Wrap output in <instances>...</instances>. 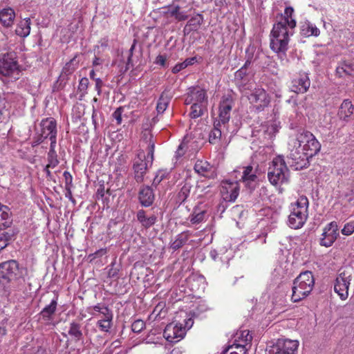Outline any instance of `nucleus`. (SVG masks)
<instances>
[{
	"mask_svg": "<svg viewBox=\"0 0 354 354\" xmlns=\"http://www.w3.org/2000/svg\"><path fill=\"white\" fill-rule=\"evenodd\" d=\"M293 12L292 8H286L284 14L273 25L271 31L270 48L279 55L281 59L286 57L290 37L293 35L296 26V21L292 18Z\"/></svg>",
	"mask_w": 354,
	"mask_h": 354,
	"instance_id": "nucleus-2",
	"label": "nucleus"
},
{
	"mask_svg": "<svg viewBox=\"0 0 354 354\" xmlns=\"http://www.w3.org/2000/svg\"><path fill=\"white\" fill-rule=\"evenodd\" d=\"M15 12L10 8H4L0 11V24L3 27H10L14 23Z\"/></svg>",
	"mask_w": 354,
	"mask_h": 354,
	"instance_id": "nucleus-26",
	"label": "nucleus"
},
{
	"mask_svg": "<svg viewBox=\"0 0 354 354\" xmlns=\"http://www.w3.org/2000/svg\"><path fill=\"white\" fill-rule=\"evenodd\" d=\"M88 84L89 81L86 77H83L80 80L78 90L82 93V95L86 93Z\"/></svg>",
	"mask_w": 354,
	"mask_h": 354,
	"instance_id": "nucleus-46",
	"label": "nucleus"
},
{
	"mask_svg": "<svg viewBox=\"0 0 354 354\" xmlns=\"http://www.w3.org/2000/svg\"><path fill=\"white\" fill-rule=\"evenodd\" d=\"M41 133L37 139V142L40 143L44 140L48 138L50 140V145H56L57 142V122L53 118H46L40 122Z\"/></svg>",
	"mask_w": 354,
	"mask_h": 354,
	"instance_id": "nucleus-9",
	"label": "nucleus"
},
{
	"mask_svg": "<svg viewBox=\"0 0 354 354\" xmlns=\"http://www.w3.org/2000/svg\"><path fill=\"white\" fill-rule=\"evenodd\" d=\"M162 180V177H159L158 176H156L153 181V185L156 187Z\"/></svg>",
	"mask_w": 354,
	"mask_h": 354,
	"instance_id": "nucleus-64",
	"label": "nucleus"
},
{
	"mask_svg": "<svg viewBox=\"0 0 354 354\" xmlns=\"http://www.w3.org/2000/svg\"><path fill=\"white\" fill-rule=\"evenodd\" d=\"M308 199L304 195L299 196L295 202L290 203L288 218L289 227L299 229L304 226L308 216Z\"/></svg>",
	"mask_w": 354,
	"mask_h": 354,
	"instance_id": "nucleus-3",
	"label": "nucleus"
},
{
	"mask_svg": "<svg viewBox=\"0 0 354 354\" xmlns=\"http://www.w3.org/2000/svg\"><path fill=\"white\" fill-rule=\"evenodd\" d=\"M148 164L146 161V155L143 150L138 151L136 157L133 160V169L134 171V178L138 183H142L144 180L147 169Z\"/></svg>",
	"mask_w": 354,
	"mask_h": 354,
	"instance_id": "nucleus-14",
	"label": "nucleus"
},
{
	"mask_svg": "<svg viewBox=\"0 0 354 354\" xmlns=\"http://www.w3.org/2000/svg\"><path fill=\"white\" fill-rule=\"evenodd\" d=\"M77 55H75L62 68V73L65 75L72 74L77 68L79 61L77 60Z\"/></svg>",
	"mask_w": 354,
	"mask_h": 354,
	"instance_id": "nucleus-38",
	"label": "nucleus"
},
{
	"mask_svg": "<svg viewBox=\"0 0 354 354\" xmlns=\"http://www.w3.org/2000/svg\"><path fill=\"white\" fill-rule=\"evenodd\" d=\"M15 234V232L12 230L6 232L0 230V251L9 244Z\"/></svg>",
	"mask_w": 354,
	"mask_h": 354,
	"instance_id": "nucleus-36",
	"label": "nucleus"
},
{
	"mask_svg": "<svg viewBox=\"0 0 354 354\" xmlns=\"http://www.w3.org/2000/svg\"><path fill=\"white\" fill-rule=\"evenodd\" d=\"M19 271L18 263L10 260L0 264V283H5L15 280Z\"/></svg>",
	"mask_w": 354,
	"mask_h": 354,
	"instance_id": "nucleus-12",
	"label": "nucleus"
},
{
	"mask_svg": "<svg viewBox=\"0 0 354 354\" xmlns=\"http://www.w3.org/2000/svg\"><path fill=\"white\" fill-rule=\"evenodd\" d=\"M300 32L304 37H317L319 35V29L313 24L308 21L301 23Z\"/></svg>",
	"mask_w": 354,
	"mask_h": 354,
	"instance_id": "nucleus-30",
	"label": "nucleus"
},
{
	"mask_svg": "<svg viewBox=\"0 0 354 354\" xmlns=\"http://www.w3.org/2000/svg\"><path fill=\"white\" fill-rule=\"evenodd\" d=\"M64 176L65 177L66 183H71L72 182V176L68 171H64Z\"/></svg>",
	"mask_w": 354,
	"mask_h": 354,
	"instance_id": "nucleus-61",
	"label": "nucleus"
},
{
	"mask_svg": "<svg viewBox=\"0 0 354 354\" xmlns=\"http://www.w3.org/2000/svg\"><path fill=\"white\" fill-rule=\"evenodd\" d=\"M57 306V297L53 299L50 304L47 305L41 311L40 314L45 320H50L52 315L55 313Z\"/></svg>",
	"mask_w": 354,
	"mask_h": 354,
	"instance_id": "nucleus-32",
	"label": "nucleus"
},
{
	"mask_svg": "<svg viewBox=\"0 0 354 354\" xmlns=\"http://www.w3.org/2000/svg\"><path fill=\"white\" fill-rule=\"evenodd\" d=\"M56 145H50V150L48 153V167H50L51 168L55 167L58 163L59 161L57 160V153L55 150Z\"/></svg>",
	"mask_w": 354,
	"mask_h": 354,
	"instance_id": "nucleus-40",
	"label": "nucleus"
},
{
	"mask_svg": "<svg viewBox=\"0 0 354 354\" xmlns=\"http://www.w3.org/2000/svg\"><path fill=\"white\" fill-rule=\"evenodd\" d=\"M194 59H186L185 62H182V63H179V64H177L175 65V66L173 67L172 68V73H178V72H180L181 70L185 68L187 66H188L189 64H192V61Z\"/></svg>",
	"mask_w": 354,
	"mask_h": 354,
	"instance_id": "nucleus-45",
	"label": "nucleus"
},
{
	"mask_svg": "<svg viewBox=\"0 0 354 354\" xmlns=\"http://www.w3.org/2000/svg\"><path fill=\"white\" fill-rule=\"evenodd\" d=\"M221 354H243L235 349L234 346H229L226 349H225Z\"/></svg>",
	"mask_w": 354,
	"mask_h": 354,
	"instance_id": "nucleus-54",
	"label": "nucleus"
},
{
	"mask_svg": "<svg viewBox=\"0 0 354 354\" xmlns=\"http://www.w3.org/2000/svg\"><path fill=\"white\" fill-rule=\"evenodd\" d=\"M113 313H106V315L103 316L102 319H99L97 322V326L103 332H109L112 325Z\"/></svg>",
	"mask_w": 354,
	"mask_h": 354,
	"instance_id": "nucleus-34",
	"label": "nucleus"
},
{
	"mask_svg": "<svg viewBox=\"0 0 354 354\" xmlns=\"http://www.w3.org/2000/svg\"><path fill=\"white\" fill-rule=\"evenodd\" d=\"M191 187L192 186L189 183H185V185L181 187L178 194V197L180 201H185V199L189 195Z\"/></svg>",
	"mask_w": 354,
	"mask_h": 354,
	"instance_id": "nucleus-43",
	"label": "nucleus"
},
{
	"mask_svg": "<svg viewBox=\"0 0 354 354\" xmlns=\"http://www.w3.org/2000/svg\"><path fill=\"white\" fill-rule=\"evenodd\" d=\"M227 127H223L220 121H214V127L209 134V142L211 144L215 145L219 142L221 136L225 134Z\"/></svg>",
	"mask_w": 354,
	"mask_h": 354,
	"instance_id": "nucleus-24",
	"label": "nucleus"
},
{
	"mask_svg": "<svg viewBox=\"0 0 354 354\" xmlns=\"http://www.w3.org/2000/svg\"><path fill=\"white\" fill-rule=\"evenodd\" d=\"M170 100L171 97L167 91L162 93L156 105V110L158 113H163L165 112L169 104Z\"/></svg>",
	"mask_w": 354,
	"mask_h": 354,
	"instance_id": "nucleus-33",
	"label": "nucleus"
},
{
	"mask_svg": "<svg viewBox=\"0 0 354 354\" xmlns=\"http://www.w3.org/2000/svg\"><path fill=\"white\" fill-rule=\"evenodd\" d=\"M155 62L156 64L163 66L165 65L166 57L162 55H159L158 56H157Z\"/></svg>",
	"mask_w": 354,
	"mask_h": 354,
	"instance_id": "nucleus-55",
	"label": "nucleus"
},
{
	"mask_svg": "<svg viewBox=\"0 0 354 354\" xmlns=\"http://www.w3.org/2000/svg\"><path fill=\"white\" fill-rule=\"evenodd\" d=\"M154 157V152L148 151L147 156H146V161L150 164H152Z\"/></svg>",
	"mask_w": 354,
	"mask_h": 354,
	"instance_id": "nucleus-58",
	"label": "nucleus"
},
{
	"mask_svg": "<svg viewBox=\"0 0 354 354\" xmlns=\"http://www.w3.org/2000/svg\"><path fill=\"white\" fill-rule=\"evenodd\" d=\"M185 103L187 105L198 103L207 106V97L205 90L198 86L190 88L185 100Z\"/></svg>",
	"mask_w": 354,
	"mask_h": 354,
	"instance_id": "nucleus-16",
	"label": "nucleus"
},
{
	"mask_svg": "<svg viewBox=\"0 0 354 354\" xmlns=\"http://www.w3.org/2000/svg\"><path fill=\"white\" fill-rule=\"evenodd\" d=\"M314 284V277L310 271L301 272L294 280L291 300L298 302L306 297L312 291Z\"/></svg>",
	"mask_w": 354,
	"mask_h": 354,
	"instance_id": "nucleus-5",
	"label": "nucleus"
},
{
	"mask_svg": "<svg viewBox=\"0 0 354 354\" xmlns=\"http://www.w3.org/2000/svg\"><path fill=\"white\" fill-rule=\"evenodd\" d=\"M102 63V61L100 58L99 57H95L93 61V65L94 66H99V65H101Z\"/></svg>",
	"mask_w": 354,
	"mask_h": 354,
	"instance_id": "nucleus-62",
	"label": "nucleus"
},
{
	"mask_svg": "<svg viewBox=\"0 0 354 354\" xmlns=\"http://www.w3.org/2000/svg\"><path fill=\"white\" fill-rule=\"evenodd\" d=\"M31 20L30 18H25L17 24L15 32L21 37H26L30 32Z\"/></svg>",
	"mask_w": 354,
	"mask_h": 354,
	"instance_id": "nucleus-31",
	"label": "nucleus"
},
{
	"mask_svg": "<svg viewBox=\"0 0 354 354\" xmlns=\"http://www.w3.org/2000/svg\"><path fill=\"white\" fill-rule=\"evenodd\" d=\"M233 106V101L230 97L223 99L219 106L218 120L223 127H226L230 118V112Z\"/></svg>",
	"mask_w": 354,
	"mask_h": 354,
	"instance_id": "nucleus-19",
	"label": "nucleus"
},
{
	"mask_svg": "<svg viewBox=\"0 0 354 354\" xmlns=\"http://www.w3.org/2000/svg\"><path fill=\"white\" fill-rule=\"evenodd\" d=\"M175 19L178 21H183L187 19V15L185 12H180L179 10L175 17Z\"/></svg>",
	"mask_w": 354,
	"mask_h": 354,
	"instance_id": "nucleus-56",
	"label": "nucleus"
},
{
	"mask_svg": "<svg viewBox=\"0 0 354 354\" xmlns=\"http://www.w3.org/2000/svg\"><path fill=\"white\" fill-rule=\"evenodd\" d=\"M203 22V17L201 14L192 17L185 25L183 32L185 35H189L192 31H196Z\"/></svg>",
	"mask_w": 354,
	"mask_h": 354,
	"instance_id": "nucleus-27",
	"label": "nucleus"
},
{
	"mask_svg": "<svg viewBox=\"0 0 354 354\" xmlns=\"http://www.w3.org/2000/svg\"><path fill=\"white\" fill-rule=\"evenodd\" d=\"M0 75L5 77L3 81H14L19 78L20 71L15 53L0 55Z\"/></svg>",
	"mask_w": 354,
	"mask_h": 354,
	"instance_id": "nucleus-6",
	"label": "nucleus"
},
{
	"mask_svg": "<svg viewBox=\"0 0 354 354\" xmlns=\"http://www.w3.org/2000/svg\"><path fill=\"white\" fill-rule=\"evenodd\" d=\"M335 75L340 78L354 77V62L349 60L339 62L335 69Z\"/></svg>",
	"mask_w": 354,
	"mask_h": 354,
	"instance_id": "nucleus-22",
	"label": "nucleus"
},
{
	"mask_svg": "<svg viewBox=\"0 0 354 354\" xmlns=\"http://www.w3.org/2000/svg\"><path fill=\"white\" fill-rule=\"evenodd\" d=\"M268 178L269 182L276 186L281 187L287 184L290 180V171L283 156H276L268 167Z\"/></svg>",
	"mask_w": 354,
	"mask_h": 354,
	"instance_id": "nucleus-4",
	"label": "nucleus"
},
{
	"mask_svg": "<svg viewBox=\"0 0 354 354\" xmlns=\"http://www.w3.org/2000/svg\"><path fill=\"white\" fill-rule=\"evenodd\" d=\"M180 8L179 6L173 5L168 8L167 10V15H169L170 17H175L178 13V12L180 10Z\"/></svg>",
	"mask_w": 354,
	"mask_h": 354,
	"instance_id": "nucleus-51",
	"label": "nucleus"
},
{
	"mask_svg": "<svg viewBox=\"0 0 354 354\" xmlns=\"http://www.w3.org/2000/svg\"><path fill=\"white\" fill-rule=\"evenodd\" d=\"M246 73V69L244 68V67H242L236 73V77L243 78V75H245Z\"/></svg>",
	"mask_w": 354,
	"mask_h": 354,
	"instance_id": "nucleus-59",
	"label": "nucleus"
},
{
	"mask_svg": "<svg viewBox=\"0 0 354 354\" xmlns=\"http://www.w3.org/2000/svg\"><path fill=\"white\" fill-rule=\"evenodd\" d=\"M239 190L238 180H224L221 183V197L225 202H234L239 194Z\"/></svg>",
	"mask_w": 354,
	"mask_h": 354,
	"instance_id": "nucleus-10",
	"label": "nucleus"
},
{
	"mask_svg": "<svg viewBox=\"0 0 354 354\" xmlns=\"http://www.w3.org/2000/svg\"><path fill=\"white\" fill-rule=\"evenodd\" d=\"M8 48V38L2 35L0 38V50H6Z\"/></svg>",
	"mask_w": 354,
	"mask_h": 354,
	"instance_id": "nucleus-53",
	"label": "nucleus"
},
{
	"mask_svg": "<svg viewBox=\"0 0 354 354\" xmlns=\"http://www.w3.org/2000/svg\"><path fill=\"white\" fill-rule=\"evenodd\" d=\"M289 158L292 160L295 169L308 167L309 158L317 154L321 148L319 141L310 131H303L297 135L289 143Z\"/></svg>",
	"mask_w": 354,
	"mask_h": 354,
	"instance_id": "nucleus-1",
	"label": "nucleus"
},
{
	"mask_svg": "<svg viewBox=\"0 0 354 354\" xmlns=\"http://www.w3.org/2000/svg\"><path fill=\"white\" fill-rule=\"evenodd\" d=\"M251 341L252 335L250 334V331L244 330L241 332L238 339H235L234 343L230 346H234L235 349L245 354L248 350L247 346H250Z\"/></svg>",
	"mask_w": 354,
	"mask_h": 354,
	"instance_id": "nucleus-21",
	"label": "nucleus"
},
{
	"mask_svg": "<svg viewBox=\"0 0 354 354\" xmlns=\"http://www.w3.org/2000/svg\"><path fill=\"white\" fill-rule=\"evenodd\" d=\"M310 86V79L306 73L299 74L292 80L290 89L296 93H306Z\"/></svg>",
	"mask_w": 354,
	"mask_h": 354,
	"instance_id": "nucleus-17",
	"label": "nucleus"
},
{
	"mask_svg": "<svg viewBox=\"0 0 354 354\" xmlns=\"http://www.w3.org/2000/svg\"><path fill=\"white\" fill-rule=\"evenodd\" d=\"M354 232V221H351L347 223L344 225L343 229L342 230V233L344 235L349 236Z\"/></svg>",
	"mask_w": 354,
	"mask_h": 354,
	"instance_id": "nucleus-47",
	"label": "nucleus"
},
{
	"mask_svg": "<svg viewBox=\"0 0 354 354\" xmlns=\"http://www.w3.org/2000/svg\"><path fill=\"white\" fill-rule=\"evenodd\" d=\"M241 180L245 184V186L250 190L255 188L257 183V176L256 170L252 166L243 167Z\"/></svg>",
	"mask_w": 354,
	"mask_h": 354,
	"instance_id": "nucleus-20",
	"label": "nucleus"
},
{
	"mask_svg": "<svg viewBox=\"0 0 354 354\" xmlns=\"http://www.w3.org/2000/svg\"><path fill=\"white\" fill-rule=\"evenodd\" d=\"M136 44V41L134 40L130 49L128 51H126L125 53H124L123 51L122 52L121 56L124 59L122 62L125 64L124 71H127L129 68V66L132 65L131 57L133 55V52L135 48Z\"/></svg>",
	"mask_w": 354,
	"mask_h": 354,
	"instance_id": "nucleus-39",
	"label": "nucleus"
},
{
	"mask_svg": "<svg viewBox=\"0 0 354 354\" xmlns=\"http://www.w3.org/2000/svg\"><path fill=\"white\" fill-rule=\"evenodd\" d=\"M351 281V274L346 271L340 272L334 284V290L342 300H346L348 297V288Z\"/></svg>",
	"mask_w": 354,
	"mask_h": 354,
	"instance_id": "nucleus-11",
	"label": "nucleus"
},
{
	"mask_svg": "<svg viewBox=\"0 0 354 354\" xmlns=\"http://www.w3.org/2000/svg\"><path fill=\"white\" fill-rule=\"evenodd\" d=\"M68 335L75 341H80L83 336L82 331L81 330V326L80 324L73 322L70 324L69 330L68 331Z\"/></svg>",
	"mask_w": 354,
	"mask_h": 354,
	"instance_id": "nucleus-35",
	"label": "nucleus"
},
{
	"mask_svg": "<svg viewBox=\"0 0 354 354\" xmlns=\"http://www.w3.org/2000/svg\"><path fill=\"white\" fill-rule=\"evenodd\" d=\"M187 241V236L183 234H178L176 239L171 243V248L176 250L185 244Z\"/></svg>",
	"mask_w": 354,
	"mask_h": 354,
	"instance_id": "nucleus-42",
	"label": "nucleus"
},
{
	"mask_svg": "<svg viewBox=\"0 0 354 354\" xmlns=\"http://www.w3.org/2000/svg\"><path fill=\"white\" fill-rule=\"evenodd\" d=\"M185 324L171 322L167 324L164 330V337L170 342H178L185 335L188 329L191 328L194 324L192 317L187 318L184 321Z\"/></svg>",
	"mask_w": 354,
	"mask_h": 354,
	"instance_id": "nucleus-7",
	"label": "nucleus"
},
{
	"mask_svg": "<svg viewBox=\"0 0 354 354\" xmlns=\"http://www.w3.org/2000/svg\"><path fill=\"white\" fill-rule=\"evenodd\" d=\"M338 225L337 222L332 221L327 224L323 229L319 243L322 246L330 247L339 236Z\"/></svg>",
	"mask_w": 354,
	"mask_h": 354,
	"instance_id": "nucleus-15",
	"label": "nucleus"
},
{
	"mask_svg": "<svg viewBox=\"0 0 354 354\" xmlns=\"http://www.w3.org/2000/svg\"><path fill=\"white\" fill-rule=\"evenodd\" d=\"M93 310L99 312L102 317L106 315V313H112L106 306H101L100 304L93 306Z\"/></svg>",
	"mask_w": 354,
	"mask_h": 354,
	"instance_id": "nucleus-50",
	"label": "nucleus"
},
{
	"mask_svg": "<svg viewBox=\"0 0 354 354\" xmlns=\"http://www.w3.org/2000/svg\"><path fill=\"white\" fill-rule=\"evenodd\" d=\"M354 106L349 100H344L340 105L338 115L339 118L344 121H348L349 118L353 113Z\"/></svg>",
	"mask_w": 354,
	"mask_h": 354,
	"instance_id": "nucleus-28",
	"label": "nucleus"
},
{
	"mask_svg": "<svg viewBox=\"0 0 354 354\" xmlns=\"http://www.w3.org/2000/svg\"><path fill=\"white\" fill-rule=\"evenodd\" d=\"M106 253V249H100V250H98L97 251H96L93 254V255L95 256V257H102V256L104 255Z\"/></svg>",
	"mask_w": 354,
	"mask_h": 354,
	"instance_id": "nucleus-60",
	"label": "nucleus"
},
{
	"mask_svg": "<svg viewBox=\"0 0 354 354\" xmlns=\"http://www.w3.org/2000/svg\"><path fill=\"white\" fill-rule=\"evenodd\" d=\"M299 346L297 340L279 339L266 350V354H297Z\"/></svg>",
	"mask_w": 354,
	"mask_h": 354,
	"instance_id": "nucleus-8",
	"label": "nucleus"
},
{
	"mask_svg": "<svg viewBox=\"0 0 354 354\" xmlns=\"http://www.w3.org/2000/svg\"><path fill=\"white\" fill-rule=\"evenodd\" d=\"M137 220L141 226L145 229H149L153 226L157 221V216L154 214L147 216L144 209H140L136 214Z\"/></svg>",
	"mask_w": 354,
	"mask_h": 354,
	"instance_id": "nucleus-25",
	"label": "nucleus"
},
{
	"mask_svg": "<svg viewBox=\"0 0 354 354\" xmlns=\"http://www.w3.org/2000/svg\"><path fill=\"white\" fill-rule=\"evenodd\" d=\"M191 111L189 114L192 119H196L204 114L206 111L207 106L199 104L198 103L192 104L191 106Z\"/></svg>",
	"mask_w": 354,
	"mask_h": 354,
	"instance_id": "nucleus-37",
	"label": "nucleus"
},
{
	"mask_svg": "<svg viewBox=\"0 0 354 354\" xmlns=\"http://www.w3.org/2000/svg\"><path fill=\"white\" fill-rule=\"evenodd\" d=\"M194 171L199 175L208 178L216 177V168L204 160H198L194 165Z\"/></svg>",
	"mask_w": 354,
	"mask_h": 354,
	"instance_id": "nucleus-18",
	"label": "nucleus"
},
{
	"mask_svg": "<svg viewBox=\"0 0 354 354\" xmlns=\"http://www.w3.org/2000/svg\"><path fill=\"white\" fill-rule=\"evenodd\" d=\"M209 255L212 257V259L214 261H216L217 259H219V260H221V262H228V261L230 259V258H228L227 257H219L218 252L215 250H211Z\"/></svg>",
	"mask_w": 354,
	"mask_h": 354,
	"instance_id": "nucleus-48",
	"label": "nucleus"
},
{
	"mask_svg": "<svg viewBox=\"0 0 354 354\" xmlns=\"http://www.w3.org/2000/svg\"><path fill=\"white\" fill-rule=\"evenodd\" d=\"M138 198L142 206L145 207L151 206L155 198L151 187L149 186L142 187L139 192Z\"/></svg>",
	"mask_w": 354,
	"mask_h": 354,
	"instance_id": "nucleus-23",
	"label": "nucleus"
},
{
	"mask_svg": "<svg viewBox=\"0 0 354 354\" xmlns=\"http://www.w3.org/2000/svg\"><path fill=\"white\" fill-rule=\"evenodd\" d=\"M12 223V213L10 208L0 203V228L8 227Z\"/></svg>",
	"mask_w": 354,
	"mask_h": 354,
	"instance_id": "nucleus-29",
	"label": "nucleus"
},
{
	"mask_svg": "<svg viewBox=\"0 0 354 354\" xmlns=\"http://www.w3.org/2000/svg\"><path fill=\"white\" fill-rule=\"evenodd\" d=\"M95 89L97 91L98 95L100 94L101 87L103 84L102 81L100 78L95 79Z\"/></svg>",
	"mask_w": 354,
	"mask_h": 354,
	"instance_id": "nucleus-57",
	"label": "nucleus"
},
{
	"mask_svg": "<svg viewBox=\"0 0 354 354\" xmlns=\"http://www.w3.org/2000/svg\"><path fill=\"white\" fill-rule=\"evenodd\" d=\"M206 211H196L195 210L190 216V222L192 224H198L205 220Z\"/></svg>",
	"mask_w": 354,
	"mask_h": 354,
	"instance_id": "nucleus-41",
	"label": "nucleus"
},
{
	"mask_svg": "<svg viewBox=\"0 0 354 354\" xmlns=\"http://www.w3.org/2000/svg\"><path fill=\"white\" fill-rule=\"evenodd\" d=\"M248 100L256 111H263L270 104V97L266 91L261 88H256L248 96Z\"/></svg>",
	"mask_w": 354,
	"mask_h": 354,
	"instance_id": "nucleus-13",
	"label": "nucleus"
},
{
	"mask_svg": "<svg viewBox=\"0 0 354 354\" xmlns=\"http://www.w3.org/2000/svg\"><path fill=\"white\" fill-rule=\"evenodd\" d=\"M252 55L248 54L247 60L243 66V67H244L245 69H246L247 66L250 65V64L252 63Z\"/></svg>",
	"mask_w": 354,
	"mask_h": 354,
	"instance_id": "nucleus-63",
	"label": "nucleus"
},
{
	"mask_svg": "<svg viewBox=\"0 0 354 354\" xmlns=\"http://www.w3.org/2000/svg\"><path fill=\"white\" fill-rule=\"evenodd\" d=\"M6 97L0 94V120L3 118L5 111H6Z\"/></svg>",
	"mask_w": 354,
	"mask_h": 354,
	"instance_id": "nucleus-49",
	"label": "nucleus"
},
{
	"mask_svg": "<svg viewBox=\"0 0 354 354\" xmlns=\"http://www.w3.org/2000/svg\"><path fill=\"white\" fill-rule=\"evenodd\" d=\"M122 109L121 107H120L118 108L113 113V117L116 120L118 124H120L122 122Z\"/></svg>",
	"mask_w": 354,
	"mask_h": 354,
	"instance_id": "nucleus-52",
	"label": "nucleus"
},
{
	"mask_svg": "<svg viewBox=\"0 0 354 354\" xmlns=\"http://www.w3.org/2000/svg\"><path fill=\"white\" fill-rule=\"evenodd\" d=\"M145 327V323L141 319L134 321L131 325L132 331L136 333H140Z\"/></svg>",
	"mask_w": 354,
	"mask_h": 354,
	"instance_id": "nucleus-44",
	"label": "nucleus"
}]
</instances>
